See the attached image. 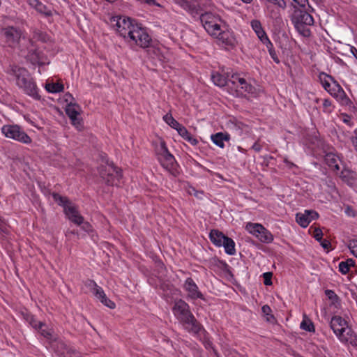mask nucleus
<instances>
[{"instance_id":"nucleus-1","label":"nucleus","mask_w":357,"mask_h":357,"mask_svg":"<svg viewBox=\"0 0 357 357\" xmlns=\"http://www.w3.org/2000/svg\"><path fill=\"white\" fill-rule=\"evenodd\" d=\"M113 22H115L116 31L127 41L142 48H149L148 54L155 65L157 63L162 64L167 59L165 47L160 45L149 46L151 42L150 36L144 27L134 20L130 17L119 16L114 17Z\"/></svg>"},{"instance_id":"nucleus-2","label":"nucleus","mask_w":357,"mask_h":357,"mask_svg":"<svg viewBox=\"0 0 357 357\" xmlns=\"http://www.w3.org/2000/svg\"><path fill=\"white\" fill-rule=\"evenodd\" d=\"M175 317L183 325L185 330L198 334L203 328L189 310V305L183 301L175 302L172 309Z\"/></svg>"},{"instance_id":"nucleus-3","label":"nucleus","mask_w":357,"mask_h":357,"mask_svg":"<svg viewBox=\"0 0 357 357\" xmlns=\"http://www.w3.org/2000/svg\"><path fill=\"white\" fill-rule=\"evenodd\" d=\"M15 77V84L25 94L34 100H40L39 89L29 72L24 68L15 67L13 69Z\"/></svg>"},{"instance_id":"nucleus-4","label":"nucleus","mask_w":357,"mask_h":357,"mask_svg":"<svg viewBox=\"0 0 357 357\" xmlns=\"http://www.w3.org/2000/svg\"><path fill=\"white\" fill-rule=\"evenodd\" d=\"M319 79L323 88L340 104H347L349 99L338 82L331 75L321 73Z\"/></svg>"},{"instance_id":"nucleus-5","label":"nucleus","mask_w":357,"mask_h":357,"mask_svg":"<svg viewBox=\"0 0 357 357\" xmlns=\"http://www.w3.org/2000/svg\"><path fill=\"white\" fill-rule=\"evenodd\" d=\"M54 201L63 208L64 213L68 219L77 225H81L83 223V216L78 211L77 207L70 202L66 197H62L57 193L52 195Z\"/></svg>"},{"instance_id":"nucleus-6","label":"nucleus","mask_w":357,"mask_h":357,"mask_svg":"<svg viewBox=\"0 0 357 357\" xmlns=\"http://www.w3.org/2000/svg\"><path fill=\"white\" fill-rule=\"evenodd\" d=\"M200 20L208 34L213 36L220 33V29L225 28V23L217 15L206 12L201 15Z\"/></svg>"},{"instance_id":"nucleus-7","label":"nucleus","mask_w":357,"mask_h":357,"mask_svg":"<svg viewBox=\"0 0 357 357\" xmlns=\"http://www.w3.org/2000/svg\"><path fill=\"white\" fill-rule=\"evenodd\" d=\"M245 231L263 243H271L274 240L272 233L260 223L248 222L244 227Z\"/></svg>"},{"instance_id":"nucleus-8","label":"nucleus","mask_w":357,"mask_h":357,"mask_svg":"<svg viewBox=\"0 0 357 357\" xmlns=\"http://www.w3.org/2000/svg\"><path fill=\"white\" fill-rule=\"evenodd\" d=\"M3 135L15 141L29 144L31 143V138L17 124L4 125L1 128Z\"/></svg>"},{"instance_id":"nucleus-9","label":"nucleus","mask_w":357,"mask_h":357,"mask_svg":"<svg viewBox=\"0 0 357 357\" xmlns=\"http://www.w3.org/2000/svg\"><path fill=\"white\" fill-rule=\"evenodd\" d=\"M100 177L107 184L114 185H118L122 177L121 170L112 163L107 162L98 169Z\"/></svg>"},{"instance_id":"nucleus-10","label":"nucleus","mask_w":357,"mask_h":357,"mask_svg":"<svg viewBox=\"0 0 357 357\" xmlns=\"http://www.w3.org/2000/svg\"><path fill=\"white\" fill-rule=\"evenodd\" d=\"M158 160L161 165L167 171L174 172L176 171V162L175 158L172 154H171L165 142L163 140H160L159 146L156 149Z\"/></svg>"},{"instance_id":"nucleus-11","label":"nucleus","mask_w":357,"mask_h":357,"mask_svg":"<svg viewBox=\"0 0 357 357\" xmlns=\"http://www.w3.org/2000/svg\"><path fill=\"white\" fill-rule=\"evenodd\" d=\"M229 82L234 87L240 90L241 93H247L254 97L258 95L257 89L250 82H248L244 77H241L240 74H233Z\"/></svg>"},{"instance_id":"nucleus-12","label":"nucleus","mask_w":357,"mask_h":357,"mask_svg":"<svg viewBox=\"0 0 357 357\" xmlns=\"http://www.w3.org/2000/svg\"><path fill=\"white\" fill-rule=\"evenodd\" d=\"M5 42L11 47H15L18 45L21 39L24 40L25 37L22 31L17 27L8 26L2 30Z\"/></svg>"},{"instance_id":"nucleus-13","label":"nucleus","mask_w":357,"mask_h":357,"mask_svg":"<svg viewBox=\"0 0 357 357\" xmlns=\"http://www.w3.org/2000/svg\"><path fill=\"white\" fill-rule=\"evenodd\" d=\"M314 8L311 6H308L307 8L305 10L300 9L295 10L292 16L291 22L293 24H313L314 18L310 14V12H313Z\"/></svg>"},{"instance_id":"nucleus-14","label":"nucleus","mask_w":357,"mask_h":357,"mask_svg":"<svg viewBox=\"0 0 357 357\" xmlns=\"http://www.w3.org/2000/svg\"><path fill=\"white\" fill-rule=\"evenodd\" d=\"M213 37L217 38L218 41L227 49L233 48L237 43L234 32L227 29L226 26L220 29V33L214 35Z\"/></svg>"},{"instance_id":"nucleus-15","label":"nucleus","mask_w":357,"mask_h":357,"mask_svg":"<svg viewBox=\"0 0 357 357\" xmlns=\"http://www.w3.org/2000/svg\"><path fill=\"white\" fill-rule=\"evenodd\" d=\"M330 326L337 338L349 328L347 321L340 316L333 317Z\"/></svg>"},{"instance_id":"nucleus-16","label":"nucleus","mask_w":357,"mask_h":357,"mask_svg":"<svg viewBox=\"0 0 357 357\" xmlns=\"http://www.w3.org/2000/svg\"><path fill=\"white\" fill-rule=\"evenodd\" d=\"M319 218V214L314 210H305L303 213H297L296 222L302 227L306 228L310 223Z\"/></svg>"},{"instance_id":"nucleus-17","label":"nucleus","mask_w":357,"mask_h":357,"mask_svg":"<svg viewBox=\"0 0 357 357\" xmlns=\"http://www.w3.org/2000/svg\"><path fill=\"white\" fill-rule=\"evenodd\" d=\"M79 107L77 104L70 103L66 105V114L70 119L72 123L78 130H81L82 128V120L79 118Z\"/></svg>"},{"instance_id":"nucleus-18","label":"nucleus","mask_w":357,"mask_h":357,"mask_svg":"<svg viewBox=\"0 0 357 357\" xmlns=\"http://www.w3.org/2000/svg\"><path fill=\"white\" fill-rule=\"evenodd\" d=\"M28 59L33 64H37L38 66H43L50 63V61L45 55V54L40 50L31 49L29 54L27 55Z\"/></svg>"},{"instance_id":"nucleus-19","label":"nucleus","mask_w":357,"mask_h":357,"mask_svg":"<svg viewBox=\"0 0 357 357\" xmlns=\"http://www.w3.org/2000/svg\"><path fill=\"white\" fill-rule=\"evenodd\" d=\"M184 289L187 291L188 297L192 299H204L203 294L199 291L197 285L191 278H188L184 284Z\"/></svg>"},{"instance_id":"nucleus-20","label":"nucleus","mask_w":357,"mask_h":357,"mask_svg":"<svg viewBox=\"0 0 357 357\" xmlns=\"http://www.w3.org/2000/svg\"><path fill=\"white\" fill-rule=\"evenodd\" d=\"M174 1L184 10L192 14H197L202 9V4L199 0H174Z\"/></svg>"},{"instance_id":"nucleus-21","label":"nucleus","mask_w":357,"mask_h":357,"mask_svg":"<svg viewBox=\"0 0 357 357\" xmlns=\"http://www.w3.org/2000/svg\"><path fill=\"white\" fill-rule=\"evenodd\" d=\"M31 325L36 329L39 330L41 335H43L47 340H52L53 339V331L48 326H45L43 323L36 320L33 317L31 318Z\"/></svg>"},{"instance_id":"nucleus-22","label":"nucleus","mask_w":357,"mask_h":357,"mask_svg":"<svg viewBox=\"0 0 357 357\" xmlns=\"http://www.w3.org/2000/svg\"><path fill=\"white\" fill-rule=\"evenodd\" d=\"M250 26L252 30L255 31L256 35L257 36L259 40L265 44L270 41L266 33L265 32L264 28L262 27L261 23L258 20H253L250 22Z\"/></svg>"},{"instance_id":"nucleus-23","label":"nucleus","mask_w":357,"mask_h":357,"mask_svg":"<svg viewBox=\"0 0 357 357\" xmlns=\"http://www.w3.org/2000/svg\"><path fill=\"white\" fill-rule=\"evenodd\" d=\"M92 292L96 298H98L104 305L110 309L115 308V303L107 297L102 287L98 286Z\"/></svg>"},{"instance_id":"nucleus-24","label":"nucleus","mask_w":357,"mask_h":357,"mask_svg":"<svg viewBox=\"0 0 357 357\" xmlns=\"http://www.w3.org/2000/svg\"><path fill=\"white\" fill-rule=\"evenodd\" d=\"M338 340L343 344L357 347V335L349 328L344 333L341 335Z\"/></svg>"},{"instance_id":"nucleus-25","label":"nucleus","mask_w":357,"mask_h":357,"mask_svg":"<svg viewBox=\"0 0 357 357\" xmlns=\"http://www.w3.org/2000/svg\"><path fill=\"white\" fill-rule=\"evenodd\" d=\"M211 139L217 146L223 149L225 146V142L230 140V135L227 132H219L211 135Z\"/></svg>"},{"instance_id":"nucleus-26","label":"nucleus","mask_w":357,"mask_h":357,"mask_svg":"<svg viewBox=\"0 0 357 357\" xmlns=\"http://www.w3.org/2000/svg\"><path fill=\"white\" fill-rule=\"evenodd\" d=\"M211 241L217 247H222V243L227 238L221 231L217 229H212L209 234Z\"/></svg>"},{"instance_id":"nucleus-27","label":"nucleus","mask_w":357,"mask_h":357,"mask_svg":"<svg viewBox=\"0 0 357 357\" xmlns=\"http://www.w3.org/2000/svg\"><path fill=\"white\" fill-rule=\"evenodd\" d=\"M176 131L183 139L186 140L191 145L196 146L198 144V140L192 136L183 126L181 125Z\"/></svg>"},{"instance_id":"nucleus-28","label":"nucleus","mask_w":357,"mask_h":357,"mask_svg":"<svg viewBox=\"0 0 357 357\" xmlns=\"http://www.w3.org/2000/svg\"><path fill=\"white\" fill-rule=\"evenodd\" d=\"M325 161L328 166L335 171L340 170L339 164L340 160L337 155L334 153H329L325 156Z\"/></svg>"},{"instance_id":"nucleus-29","label":"nucleus","mask_w":357,"mask_h":357,"mask_svg":"<svg viewBox=\"0 0 357 357\" xmlns=\"http://www.w3.org/2000/svg\"><path fill=\"white\" fill-rule=\"evenodd\" d=\"M46 91L51 93H59L63 91L64 86L60 82H47L45 85Z\"/></svg>"},{"instance_id":"nucleus-30","label":"nucleus","mask_w":357,"mask_h":357,"mask_svg":"<svg viewBox=\"0 0 357 357\" xmlns=\"http://www.w3.org/2000/svg\"><path fill=\"white\" fill-rule=\"evenodd\" d=\"M225 252L229 255H234L236 253L235 242L231 238L227 236L222 243Z\"/></svg>"},{"instance_id":"nucleus-31","label":"nucleus","mask_w":357,"mask_h":357,"mask_svg":"<svg viewBox=\"0 0 357 357\" xmlns=\"http://www.w3.org/2000/svg\"><path fill=\"white\" fill-rule=\"evenodd\" d=\"M211 80L215 85L220 87L225 86L227 83V78L218 72L212 73Z\"/></svg>"},{"instance_id":"nucleus-32","label":"nucleus","mask_w":357,"mask_h":357,"mask_svg":"<svg viewBox=\"0 0 357 357\" xmlns=\"http://www.w3.org/2000/svg\"><path fill=\"white\" fill-rule=\"evenodd\" d=\"M296 30L298 33L305 37L307 38L310 36V30L308 26H312V24H293Z\"/></svg>"},{"instance_id":"nucleus-33","label":"nucleus","mask_w":357,"mask_h":357,"mask_svg":"<svg viewBox=\"0 0 357 357\" xmlns=\"http://www.w3.org/2000/svg\"><path fill=\"white\" fill-rule=\"evenodd\" d=\"M162 119L167 124L176 130H177V129H178L181 126V124L178 123L170 113L166 114Z\"/></svg>"},{"instance_id":"nucleus-34","label":"nucleus","mask_w":357,"mask_h":357,"mask_svg":"<svg viewBox=\"0 0 357 357\" xmlns=\"http://www.w3.org/2000/svg\"><path fill=\"white\" fill-rule=\"evenodd\" d=\"M300 328L308 332H314L315 331L312 321L308 319L306 315L303 316V321L300 324Z\"/></svg>"},{"instance_id":"nucleus-35","label":"nucleus","mask_w":357,"mask_h":357,"mask_svg":"<svg viewBox=\"0 0 357 357\" xmlns=\"http://www.w3.org/2000/svg\"><path fill=\"white\" fill-rule=\"evenodd\" d=\"M268 51V53L271 56V57L272 58V59L276 63H280V60L277 56V54L274 50V47H273V43H271V41H268V43H266L265 44H264Z\"/></svg>"},{"instance_id":"nucleus-36","label":"nucleus","mask_w":357,"mask_h":357,"mask_svg":"<svg viewBox=\"0 0 357 357\" xmlns=\"http://www.w3.org/2000/svg\"><path fill=\"white\" fill-rule=\"evenodd\" d=\"M29 4L40 13H44L45 6L38 0H28Z\"/></svg>"},{"instance_id":"nucleus-37","label":"nucleus","mask_w":357,"mask_h":357,"mask_svg":"<svg viewBox=\"0 0 357 357\" xmlns=\"http://www.w3.org/2000/svg\"><path fill=\"white\" fill-rule=\"evenodd\" d=\"M80 226L84 231H85L86 232H87L88 234L91 235V238H92L93 241H96L95 235L93 234V230L92 226L90 225V223H89L88 222H84L83 220V223H82V225Z\"/></svg>"},{"instance_id":"nucleus-38","label":"nucleus","mask_w":357,"mask_h":357,"mask_svg":"<svg viewBox=\"0 0 357 357\" xmlns=\"http://www.w3.org/2000/svg\"><path fill=\"white\" fill-rule=\"evenodd\" d=\"M261 312L266 317V320L268 321H271L274 319L273 316L271 314V308L268 305H264L261 307Z\"/></svg>"},{"instance_id":"nucleus-39","label":"nucleus","mask_w":357,"mask_h":357,"mask_svg":"<svg viewBox=\"0 0 357 357\" xmlns=\"http://www.w3.org/2000/svg\"><path fill=\"white\" fill-rule=\"evenodd\" d=\"M264 284L266 286H271L272 283L273 273L271 272L264 273L263 275Z\"/></svg>"},{"instance_id":"nucleus-40","label":"nucleus","mask_w":357,"mask_h":357,"mask_svg":"<svg viewBox=\"0 0 357 357\" xmlns=\"http://www.w3.org/2000/svg\"><path fill=\"white\" fill-rule=\"evenodd\" d=\"M325 294L331 301H332L333 303H335L338 301V297L333 290H326Z\"/></svg>"},{"instance_id":"nucleus-41","label":"nucleus","mask_w":357,"mask_h":357,"mask_svg":"<svg viewBox=\"0 0 357 357\" xmlns=\"http://www.w3.org/2000/svg\"><path fill=\"white\" fill-rule=\"evenodd\" d=\"M324 111L330 113L333 111L332 102L329 99H325L323 102Z\"/></svg>"},{"instance_id":"nucleus-42","label":"nucleus","mask_w":357,"mask_h":357,"mask_svg":"<svg viewBox=\"0 0 357 357\" xmlns=\"http://www.w3.org/2000/svg\"><path fill=\"white\" fill-rule=\"evenodd\" d=\"M349 248L352 255L357 258V238L350 242Z\"/></svg>"},{"instance_id":"nucleus-43","label":"nucleus","mask_w":357,"mask_h":357,"mask_svg":"<svg viewBox=\"0 0 357 357\" xmlns=\"http://www.w3.org/2000/svg\"><path fill=\"white\" fill-rule=\"evenodd\" d=\"M137 1L144 3L148 6H156L158 7H161V5L158 3L155 0H136Z\"/></svg>"},{"instance_id":"nucleus-44","label":"nucleus","mask_w":357,"mask_h":357,"mask_svg":"<svg viewBox=\"0 0 357 357\" xmlns=\"http://www.w3.org/2000/svg\"><path fill=\"white\" fill-rule=\"evenodd\" d=\"M339 271L342 274H347L349 271L348 265L344 261H341L338 266Z\"/></svg>"},{"instance_id":"nucleus-45","label":"nucleus","mask_w":357,"mask_h":357,"mask_svg":"<svg viewBox=\"0 0 357 357\" xmlns=\"http://www.w3.org/2000/svg\"><path fill=\"white\" fill-rule=\"evenodd\" d=\"M322 236H323V233L320 229H316L314 230V238L317 241H321L322 240Z\"/></svg>"},{"instance_id":"nucleus-46","label":"nucleus","mask_w":357,"mask_h":357,"mask_svg":"<svg viewBox=\"0 0 357 357\" xmlns=\"http://www.w3.org/2000/svg\"><path fill=\"white\" fill-rule=\"evenodd\" d=\"M85 285L90 288L92 291L96 289V287L98 286L93 280H88L86 281Z\"/></svg>"},{"instance_id":"nucleus-47","label":"nucleus","mask_w":357,"mask_h":357,"mask_svg":"<svg viewBox=\"0 0 357 357\" xmlns=\"http://www.w3.org/2000/svg\"><path fill=\"white\" fill-rule=\"evenodd\" d=\"M188 193L190 195H193L194 196L197 197H200V195H202L203 192L201 191H197L195 188L193 187H190L188 190Z\"/></svg>"},{"instance_id":"nucleus-48","label":"nucleus","mask_w":357,"mask_h":357,"mask_svg":"<svg viewBox=\"0 0 357 357\" xmlns=\"http://www.w3.org/2000/svg\"><path fill=\"white\" fill-rule=\"evenodd\" d=\"M321 244V245L324 248V249H328L331 246V243L329 241L326 240V239H323L321 241H319Z\"/></svg>"},{"instance_id":"nucleus-49","label":"nucleus","mask_w":357,"mask_h":357,"mask_svg":"<svg viewBox=\"0 0 357 357\" xmlns=\"http://www.w3.org/2000/svg\"><path fill=\"white\" fill-rule=\"evenodd\" d=\"M344 262L348 265L349 268L354 266L355 264V261L352 259H348L347 260L344 261Z\"/></svg>"},{"instance_id":"nucleus-50","label":"nucleus","mask_w":357,"mask_h":357,"mask_svg":"<svg viewBox=\"0 0 357 357\" xmlns=\"http://www.w3.org/2000/svg\"><path fill=\"white\" fill-rule=\"evenodd\" d=\"M252 149L257 152L260 151L261 149V146L258 143H255L252 145Z\"/></svg>"},{"instance_id":"nucleus-51","label":"nucleus","mask_w":357,"mask_h":357,"mask_svg":"<svg viewBox=\"0 0 357 357\" xmlns=\"http://www.w3.org/2000/svg\"><path fill=\"white\" fill-rule=\"evenodd\" d=\"M351 142L355 150L357 151V137H352Z\"/></svg>"},{"instance_id":"nucleus-52","label":"nucleus","mask_w":357,"mask_h":357,"mask_svg":"<svg viewBox=\"0 0 357 357\" xmlns=\"http://www.w3.org/2000/svg\"><path fill=\"white\" fill-rule=\"evenodd\" d=\"M343 121L346 123H349L350 122V118L349 116H345V117L343 119Z\"/></svg>"},{"instance_id":"nucleus-53","label":"nucleus","mask_w":357,"mask_h":357,"mask_svg":"<svg viewBox=\"0 0 357 357\" xmlns=\"http://www.w3.org/2000/svg\"><path fill=\"white\" fill-rule=\"evenodd\" d=\"M241 1H243L244 3H247V4L250 3L252 1V0H241Z\"/></svg>"}]
</instances>
